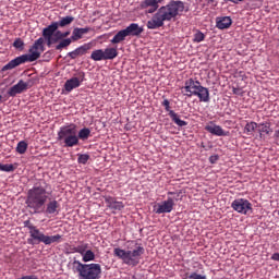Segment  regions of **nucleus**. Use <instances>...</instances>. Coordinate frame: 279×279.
Returning <instances> with one entry per match:
<instances>
[{
  "label": "nucleus",
  "instance_id": "nucleus-32",
  "mask_svg": "<svg viewBox=\"0 0 279 279\" xmlns=\"http://www.w3.org/2000/svg\"><path fill=\"white\" fill-rule=\"evenodd\" d=\"M27 142L25 141H21L17 143V146H16V151L17 154H25V151H27Z\"/></svg>",
  "mask_w": 279,
  "mask_h": 279
},
{
  "label": "nucleus",
  "instance_id": "nucleus-6",
  "mask_svg": "<svg viewBox=\"0 0 279 279\" xmlns=\"http://www.w3.org/2000/svg\"><path fill=\"white\" fill-rule=\"evenodd\" d=\"M182 90H184L183 95L185 97H198L199 101H203L204 104H208V101H210V92L208 88L202 86L199 81H195L193 78L186 80Z\"/></svg>",
  "mask_w": 279,
  "mask_h": 279
},
{
  "label": "nucleus",
  "instance_id": "nucleus-20",
  "mask_svg": "<svg viewBox=\"0 0 279 279\" xmlns=\"http://www.w3.org/2000/svg\"><path fill=\"white\" fill-rule=\"evenodd\" d=\"M106 202L112 210H123V208H125L123 202L114 201L112 198H106Z\"/></svg>",
  "mask_w": 279,
  "mask_h": 279
},
{
  "label": "nucleus",
  "instance_id": "nucleus-42",
  "mask_svg": "<svg viewBox=\"0 0 279 279\" xmlns=\"http://www.w3.org/2000/svg\"><path fill=\"white\" fill-rule=\"evenodd\" d=\"M271 260H277L279 263V253H275L271 255Z\"/></svg>",
  "mask_w": 279,
  "mask_h": 279
},
{
  "label": "nucleus",
  "instance_id": "nucleus-49",
  "mask_svg": "<svg viewBox=\"0 0 279 279\" xmlns=\"http://www.w3.org/2000/svg\"><path fill=\"white\" fill-rule=\"evenodd\" d=\"M278 215H279V209H278Z\"/></svg>",
  "mask_w": 279,
  "mask_h": 279
},
{
  "label": "nucleus",
  "instance_id": "nucleus-23",
  "mask_svg": "<svg viewBox=\"0 0 279 279\" xmlns=\"http://www.w3.org/2000/svg\"><path fill=\"white\" fill-rule=\"evenodd\" d=\"M75 21V17L68 15L64 17H61L59 22H54L57 23V27H69V25H71V23H73Z\"/></svg>",
  "mask_w": 279,
  "mask_h": 279
},
{
  "label": "nucleus",
  "instance_id": "nucleus-21",
  "mask_svg": "<svg viewBox=\"0 0 279 279\" xmlns=\"http://www.w3.org/2000/svg\"><path fill=\"white\" fill-rule=\"evenodd\" d=\"M62 242V235L56 234V235H45L44 238V245H51V243H61Z\"/></svg>",
  "mask_w": 279,
  "mask_h": 279
},
{
  "label": "nucleus",
  "instance_id": "nucleus-29",
  "mask_svg": "<svg viewBox=\"0 0 279 279\" xmlns=\"http://www.w3.org/2000/svg\"><path fill=\"white\" fill-rule=\"evenodd\" d=\"M89 49H90V44H84L83 46H80L75 50H76L77 56H86V53H88Z\"/></svg>",
  "mask_w": 279,
  "mask_h": 279
},
{
  "label": "nucleus",
  "instance_id": "nucleus-40",
  "mask_svg": "<svg viewBox=\"0 0 279 279\" xmlns=\"http://www.w3.org/2000/svg\"><path fill=\"white\" fill-rule=\"evenodd\" d=\"M77 50H73L68 53V58H71V60H75V58H78Z\"/></svg>",
  "mask_w": 279,
  "mask_h": 279
},
{
  "label": "nucleus",
  "instance_id": "nucleus-9",
  "mask_svg": "<svg viewBox=\"0 0 279 279\" xmlns=\"http://www.w3.org/2000/svg\"><path fill=\"white\" fill-rule=\"evenodd\" d=\"M24 228H27L29 231L31 239H28V243H32V241H37V243H44L46 236L45 233L40 232V229L34 226L32 221H24Z\"/></svg>",
  "mask_w": 279,
  "mask_h": 279
},
{
  "label": "nucleus",
  "instance_id": "nucleus-34",
  "mask_svg": "<svg viewBox=\"0 0 279 279\" xmlns=\"http://www.w3.org/2000/svg\"><path fill=\"white\" fill-rule=\"evenodd\" d=\"M14 169L16 168L12 163H7V165L0 163V171H4L5 173H12Z\"/></svg>",
  "mask_w": 279,
  "mask_h": 279
},
{
  "label": "nucleus",
  "instance_id": "nucleus-19",
  "mask_svg": "<svg viewBox=\"0 0 279 279\" xmlns=\"http://www.w3.org/2000/svg\"><path fill=\"white\" fill-rule=\"evenodd\" d=\"M128 38V33H125V29L119 31L113 38L110 40L112 45H119V43H123Z\"/></svg>",
  "mask_w": 279,
  "mask_h": 279
},
{
  "label": "nucleus",
  "instance_id": "nucleus-33",
  "mask_svg": "<svg viewBox=\"0 0 279 279\" xmlns=\"http://www.w3.org/2000/svg\"><path fill=\"white\" fill-rule=\"evenodd\" d=\"M64 37L62 35V31H56L54 32V35L52 36V39H51V45H56V43H58L59 40H63Z\"/></svg>",
  "mask_w": 279,
  "mask_h": 279
},
{
  "label": "nucleus",
  "instance_id": "nucleus-8",
  "mask_svg": "<svg viewBox=\"0 0 279 279\" xmlns=\"http://www.w3.org/2000/svg\"><path fill=\"white\" fill-rule=\"evenodd\" d=\"M231 208L240 215H250L253 213L252 203L245 198H236L231 203Z\"/></svg>",
  "mask_w": 279,
  "mask_h": 279
},
{
  "label": "nucleus",
  "instance_id": "nucleus-26",
  "mask_svg": "<svg viewBox=\"0 0 279 279\" xmlns=\"http://www.w3.org/2000/svg\"><path fill=\"white\" fill-rule=\"evenodd\" d=\"M78 141H88L90 138V129L83 128L77 133Z\"/></svg>",
  "mask_w": 279,
  "mask_h": 279
},
{
  "label": "nucleus",
  "instance_id": "nucleus-25",
  "mask_svg": "<svg viewBox=\"0 0 279 279\" xmlns=\"http://www.w3.org/2000/svg\"><path fill=\"white\" fill-rule=\"evenodd\" d=\"M256 128H258V123L254 121L247 122L244 126V134H247V136H252V134H254V132L256 131Z\"/></svg>",
  "mask_w": 279,
  "mask_h": 279
},
{
  "label": "nucleus",
  "instance_id": "nucleus-31",
  "mask_svg": "<svg viewBox=\"0 0 279 279\" xmlns=\"http://www.w3.org/2000/svg\"><path fill=\"white\" fill-rule=\"evenodd\" d=\"M206 35L202 31H196L193 37V43H204Z\"/></svg>",
  "mask_w": 279,
  "mask_h": 279
},
{
  "label": "nucleus",
  "instance_id": "nucleus-17",
  "mask_svg": "<svg viewBox=\"0 0 279 279\" xmlns=\"http://www.w3.org/2000/svg\"><path fill=\"white\" fill-rule=\"evenodd\" d=\"M206 132H209V134H213L214 136H227L226 131L217 124H213L210 122L205 126Z\"/></svg>",
  "mask_w": 279,
  "mask_h": 279
},
{
  "label": "nucleus",
  "instance_id": "nucleus-18",
  "mask_svg": "<svg viewBox=\"0 0 279 279\" xmlns=\"http://www.w3.org/2000/svg\"><path fill=\"white\" fill-rule=\"evenodd\" d=\"M124 32L126 33V36H141L144 29L143 26H140L136 23H132L126 28H124Z\"/></svg>",
  "mask_w": 279,
  "mask_h": 279
},
{
  "label": "nucleus",
  "instance_id": "nucleus-30",
  "mask_svg": "<svg viewBox=\"0 0 279 279\" xmlns=\"http://www.w3.org/2000/svg\"><path fill=\"white\" fill-rule=\"evenodd\" d=\"M83 263H90L95 260V253L90 250H87L83 255Z\"/></svg>",
  "mask_w": 279,
  "mask_h": 279
},
{
  "label": "nucleus",
  "instance_id": "nucleus-48",
  "mask_svg": "<svg viewBox=\"0 0 279 279\" xmlns=\"http://www.w3.org/2000/svg\"><path fill=\"white\" fill-rule=\"evenodd\" d=\"M168 195H175V192H168Z\"/></svg>",
  "mask_w": 279,
  "mask_h": 279
},
{
  "label": "nucleus",
  "instance_id": "nucleus-15",
  "mask_svg": "<svg viewBox=\"0 0 279 279\" xmlns=\"http://www.w3.org/2000/svg\"><path fill=\"white\" fill-rule=\"evenodd\" d=\"M217 29H230L232 27V17L230 16H220L216 19Z\"/></svg>",
  "mask_w": 279,
  "mask_h": 279
},
{
  "label": "nucleus",
  "instance_id": "nucleus-4",
  "mask_svg": "<svg viewBox=\"0 0 279 279\" xmlns=\"http://www.w3.org/2000/svg\"><path fill=\"white\" fill-rule=\"evenodd\" d=\"M45 51V38L39 37L33 46L28 50V54H22L11 60L8 64L2 68V71H12V69H16V66H21V64H25V62H36L40 54Z\"/></svg>",
  "mask_w": 279,
  "mask_h": 279
},
{
  "label": "nucleus",
  "instance_id": "nucleus-41",
  "mask_svg": "<svg viewBox=\"0 0 279 279\" xmlns=\"http://www.w3.org/2000/svg\"><path fill=\"white\" fill-rule=\"evenodd\" d=\"M217 160H219V156L218 155H213L209 157V162L211 165H215V162H217Z\"/></svg>",
  "mask_w": 279,
  "mask_h": 279
},
{
  "label": "nucleus",
  "instance_id": "nucleus-1",
  "mask_svg": "<svg viewBox=\"0 0 279 279\" xmlns=\"http://www.w3.org/2000/svg\"><path fill=\"white\" fill-rule=\"evenodd\" d=\"M160 3H165V0H143L140 3L141 10H147L148 14H154L151 19L146 23L147 29H160L165 26L166 22H171L180 14L184 12V2L182 0H171L168 4L160 8Z\"/></svg>",
  "mask_w": 279,
  "mask_h": 279
},
{
  "label": "nucleus",
  "instance_id": "nucleus-2",
  "mask_svg": "<svg viewBox=\"0 0 279 279\" xmlns=\"http://www.w3.org/2000/svg\"><path fill=\"white\" fill-rule=\"evenodd\" d=\"M50 195L51 185L45 180H39L28 190L25 204L33 215H60V203L56 199L48 202Z\"/></svg>",
  "mask_w": 279,
  "mask_h": 279
},
{
  "label": "nucleus",
  "instance_id": "nucleus-45",
  "mask_svg": "<svg viewBox=\"0 0 279 279\" xmlns=\"http://www.w3.org/2000/svg\"><path fill=\"white\" fill-rule=\"evenodd\" d=\"M274 138H276V141H279V130L275 131Z\"/></svg>",
  "mask_w": 279,
  "mask_h": 279
},
{
  "label": "nucleus",
  "instance_id": "nucleus-39",
  "mask_svg": "<svg viewBox=\"0 0 279 279\" xmlns=\"http://www.w3.org/2000/svg\"><path fill=\"white\" fill-rule=\"evenodd\" d=\"M233 95H238L239 97H243V89L239 87H232Z\"/></svg>",
  "mask_w": 279,
  "mask_h": 279
},
{
  "label": "nucleus",
  "instance_id": "nucleus-22",
  "mask_svg": "<svg viewBox=\"0 0 279 279\" xmlns=\"http://www.w3.org/2000/svg\"><path fill=\"white\" fill-rule=\"evenodd\" d=\"M90 60H94V62H101L106 60L104 49L94 50L90 54Z\"/></svg>",
  "mask_w": 279,
  "mask_h": 279
},
{
  "label": "nucleus",
  "instance_id": "nucleus-46",
  "mask_svg": "<svg viewBox=\"0 0 279 279\" xmlns=\"http://www.w3.org/2000/svg\"><path fill=\"white\" fill-rule=\"evenodd\" d=\"M231 1L232 3H238L239 1H243V0H229Z\"/></svg>",
  "mask_w": 279,
  "mask_h": 279
},
{
  "label": "nucleus",
  "instance_id": "nucleus-28",
  "mask_svg": "<svg viewBox=\"0 0 279 279\" xmlns=\"http://www.w3.org/2000/svg\"><path fill=\"white\" fill-rule=\"evenodd\" d=\"M258 132L260 135L263 134H271V126L269 123H260L257 124Z\"/></svg>",
  "mask_w": 279,
  "mask_h": 279
},
{
  "label": "nucleus",
  "instance_id": "nucleus-38",
  "mask_svg": "<svg viewBox=\"0 0 279 279\" xmlns=\"http://www.w3.org/2000/svg\"><path fill=\"white\" fill-rule=\"evenodd\" d=\"M187 279H207V278L204 275H199L197 272H192L190 276H187Z\"/></svg>",
  "mask_w": 279,
  "mask_h": 279
},
{
  "label": "nucleus",
  "instance_id": "nucleus-44",
  "mask_svg": "<svg viewBox=\"0 0 279 279\" xmlns=\"http://www.w3.org/2000/svg\"><path fill=\"white\" fill-rule=\"evenodd\" d=\"M62 35H63V39H66L68 36H71V32L66 31V32L62 33Z\"/></svg>",
  "mask_w": 279,
  "mask_h": 279
},
{
  "label": "nucleus",
  "instance_id": "nucleus-16",
  "mask_svg": "<svg viewBox=\"0 0 279 279\" xmlns=\"http://www.w3.org/2000/svg\"><path fill=\"white\" fill-rule=\"evenodd\" d=\"M88 32H90V27H75L72 32L71 40L73 43H77V40H82V38H84V35L88 34Z\"/></svg>",
  "mask_w": 279,
  "mask_h": 279
},
{
  "label": "nucleus",
  "instance_id": "nucleus-10",
  "mask_svg": "<svg viewBox=\"0 0 279 279\" xmlns=\"http://www.w3.org/2000/svg\"><path fill=\"white\" fill-rule=\"evenodd\" d=\"M86 81V73L78 72L76 76L71 77L64 83V90L66 93H71L72 90H75V88H80L82 86V83Z\"/></svg>",
  "mask_w": 279,
  "mask_h": 279
},
{
  "label": "nucleus",
  "instance_id": "nucleus-35",
  "mask_svg": "<svg viewBox=\"0 0 279 279\" xmlns=\"http://www.w3.org/2000/svg\"><path fill=\"white\" fill-rule=\"evenodd\" d=\"M90 160V156L86 154L78 155L77 162L78 165H86Z\"/></svg>",
  "mask_w": 279,
  "mask_h": 279
},
{
  "label": "nucleus",
  "instance_id": "nucleus-24",
  "mask_svg": "<svg viewBox=\"0 0 279 279\" xmlns=\"http://www.w3.org/2000/svg\"><path fill=\"white\" fill-rule=\"evenodd\" d=\"M105 60H114L119 56V50L117 48H106L104 50Z\"/></svg>",
  "mask_w": 279,
  "mask_h": 279
},
{
  "label": "nucleus",
  "instance_id": "nucleus-11",
  "mask_svg": "<svg viewBox=\"0 0 279 279\" xmlns=\"http://www.w3.org/2000/svg\"><path fill=\"white\" fill-rule=\"evenodd\" d=\"M161 106L165 107L166 112H168L171 121H173L175 125H178L179 128H184L189 125V122L181 120L180 116L175 111L171 110V102L169 101V99H163Z\"/></svg>",
  "mask_w": 279,
  "mask_h": 279
},
{
  "label": "nucleus",
  "instance_id": "nucleus-43",
  "mask_svg": "<svg viewBox=\"0 0 279 279\" xmlns=\"http://www.w3.org/2000/svg\"><path fill=\"white\" fill-rule=\"evenodd\" d=\"M205 2L207 3V5H214L217 0H205Z\"/></svg>",
  "mask_w": 279,
  "mask_h": 279
},
{
  "label": "nucleus",
  "instance_id": "nucleus-14",
  "mask_svg": "<svg viewBox=\"0 0 279 279\" xmlns=\"http://www.w3.org/2000/svg\"><path fill=\"white\" fill-rule=\"evenodd\" d=\"M27 90V83H25L23 80H20L17 84L13 85L9 92V97H16L17 95H21V93H25Z\"/></svg>",
  "mask_w": 279,
  "mask_h": 279
},
{
  "label": "nucleus",
  "instance_id": "nucleus-27",
  "mask_svg": "<svg viewBox=\"0 0 279 279\" xmlns=\"http://www.w3.org/2000/svg\"><path fill=\"white\" fill-rule=\"evenodd\" d=\"M73 39L71 38L61 39L60 43L56 46V50L62 51V49H66V47H69Z\"/></svg>",
  "mask_w": 279,
  "mask_h": 279
},
{
  "label": "nucleus",
  "instance_id": "nucleus-37",
  "mask_svg": "<svg viewBox=\"0 0 279 279\" xmlns=\"http://www.w3.org/2000/svg\"><path fill=\"white\" fill-rule=\"evenodd\" d=\"M24 46L25 44L21 38L15 39V41L13 43V47H15V49H23Z\"/></svg>",
  "mask_w": 279,
  "mask_h": 279
},
{
  "label": "nucleus",
  "instance_id": "nucleus-5",
  "mask_svg": "<svg viewBox=\"0 0 279 279\" xmlns=\"http://www.w3.org/2000/svg\"><path fill=\"white\" fill-rule=\"evenodd\" d=\"M72 271L77 274L78 279L101 278V265L99 264H82V262L74 259L72 262Z\"/></svg>",
  "mask_w": 279,
  "mask_h": 279
},
{
  "label": "nucleus",
  "instance_id": "nucleus-36",
  "mask_svg": "<svg viewBox=\"0 0 279 279\" xmlns=\"http://www.w3.org/2000/svg\"><path fill=\"white\" fill-rule=\"evenodd\" d=\"M87 250H88V244H81L75 247V252L77 254H81V256H83L85 252H88Z\"/></svg>",
  "mask_w": 279,
  "mask_h": 279
},
{
  "label": "nucleus",
  "instance_id": "nucleus-3",
  "mask_svg": "<svg viewBox=\"0 0 279 279\" xmlns=\"http://www.w3.org/2000/svg\"><path fill=\"white\" fill-rule=\"evenodd\" d=\"M125 248L117 247L113 250V255L120 258L124 265L136 267L145 254V246L138 240H129L125 243Z\"/></svg>",
  "mask_w": 279,
  "mask_h": 279
},
{
  "label": "nucleus",
  "instance_id": "nucleus-12",
  "mask_svg": "<svg viewBox=\"0 0 279 279\" xmlns=\"http://www.w3.org/2000/svg\"><path fill=\"white\" fill-rule=\"evenodd\" d=\"M173 206H175V202L172 197H168L166 201L157 204V207H155V213L156 215L171 213L173 210Z\"/></svg>",
  "mask_w": 279,
  "mask_h": 279
},
{
  "label": "nucleus",
  "instance_id": "nucleus-7",
  "mask_svg": "<svg viewBox=\"0 0 279 279\" xmlns=\"http://www.w3.org/2000/svg\"><path fill=\"white\" fill-rule=\"evenodd\" d=\"M58 141L64 144V147H75L80 145V137H77V125L70 124L62 126L58 132Z\"/></svg>",
  "mask_w": 279,
  "mask_h": 279
},
{
  "label": "nucleus",
  "instance_id": "nucleus-47",
  "mask_svg": "<svg viewBox=\"0 0 279 279\" xmlns=\"http://www.w3.org/2000/svg\"><path fill=\"white\" fill-rule=\"evenodd\" d=\"M2 101H3V96L0 95V104H2Z\"/></svg>",
  "mask_w": 279,
  "mask_h": 279
},
{
  "label": "nucleus",
  "instance_id": "nucleus-13",
  "mask_svg": "<svg viewBox=\"0 0 279 279\" xmlns=\"http://www.w3.org/2000/svg\"><path fill=\"white\" fill-rule=\"evenodd\" d=\"M58 32V23L52 22L46 28L43 29V36L45 40H47V46L51 47V40L53 39V35Z\"/></svg>",
  "mask_w": 279,
  "mask_h": 279
}]
</instances>
